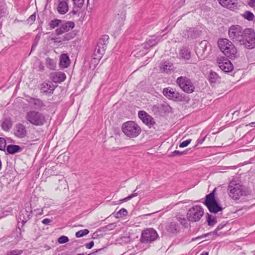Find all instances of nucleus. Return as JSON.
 <instances>
[{
    "label": "nucleus",
    "instance_id": "nucleus-5",
    "mask_svg": "<svg viewBox=\"0 0 255 255\" xmlns=\"http://www.w3.org/2000/svg\"><path fill=\"white\" fill-rule=\"evenodd\" d=\"M216 189L210 194L207 195L205 197L204 204L206 206L210 212L216 214L222 211L223 208L215 199V193Z\"/></svg>",
    "mask_w": 255,
    "mask_h": 255
},
{
    "label": "nucleus",
    "instance_id": "nucleus-55",
    "mask_svg": "<svg viewBox=\"0 0 255 255\" xmlns=\"http://www.w3.org/2000/svg\"><path fill=\"white\" fill-rule=\"evenodd\" d=\"M73 15H76L77 13V11L75 10H72L71 12Z\"/></svg>",
    "mask_w": 255,
    "mask_h": 255
},
{
    "label": "nucleus",
    "instance_id": "nucleus-61",
    "mask_svg": "<svg viewBox=\"0 0 255 255\" xmlns=\"http://www.w3.org/2000/svg\"><path fill=\"white\" fill-rule=\"evenodd\" d=\"M94 254V253H89V254H87L86 255H93Z\"/></svg>",
    "mask_w": 255,
    "mask_h": 255
},
{
    "label": "nucleus",
    "instance_id": "nucleus-48",
    "mask_svg": "<svg viewBox=\"0 0 255 255\" xmlns=\"http://www.w3.org/2000/svg\"><path fill=\"white\" fill-rule=\"evenodd\" d=\"M94 245V242L93 241H91L89 243L86 244L85 245V247H86V249H89L92 248L93 247Z\"/></svg>",
    "mask_w": 255,
    "mask_h": 255
},
{
    "label": "nucleus",
    "instance_id": "nucleus-43",
    "mask_svg": "<svg viewBox=\"0 0 255 255\" xmlns=\"http://www.w3.org/2000/svg\"><path fill=\"white\" fill-rule=\"evenodd\" d=\"M5 14V7L3 2L0 1V17Z\"/></svg>",
    "mask_w": 255,
    "mask_h": 255
},
{
    "label": "nucleus",
    "instance_id": "nucleus-23",
    "mask_svg": "<svg viewBox=\"0 0 255 255\" xmlns=\"http://www.w3.org/2000/svg\"><path fill=\"white\" fill-rule=\"evenodd\" d=\"M159 40L157 39V37L153 35L149 38L144 44V47L146 48L153 47L156 45Z\"/></svg>",
    "mask_w": 255,
    "mask_h": 255
},
{
    "label": "nucleus",
    "instance_id": "nucleus-11",
    "mask_svg": "<svg viewBox=\"0 0 255 255\" xmlns=\"http://www.w3.org/2000/svg\"><path fill=\"white\" fill-rule=\"evenodd\" d=\"M75 26V24L72 21H67L61 23L59 25V27L55 30V33L57 35H62V34L68 32L72 29Z\"/></svg>",
    "mask_w": 255,
    "mask_h": 255
},
{
    "label": "nucleus",
    "instance_id": "nucleus-53",
    "mask_svg": "<svg viewBox=\"0 0 255 255\" xmlns=\"http://www.w3.org/2000/svg\"><path fill=\"white\" fill-rule=\"evenodd\" d=\"M59 181L60 182H61L62 184H63L64 186L67 185V183H66V181L65 180H64V179L59 180Z\"/></svg>",
    "mask_w": 255,
    "mask_h": 255
},
{
    "label": "nucleus",
    "instance_id": "nucleus-57",
    "mask_svg": "<svg viewBox=\"0 0 255 255\" xmlns=\"http://www.w3.org/2000/svg\"><path fill=\"white\" fill-rule=\"evenodd\" d=\"M250 125L252 127H255V123H251L250 124Z\"/></svg>",
    "mask_w": 255,
    "mask_h": 255
},
{
    "label": "nucleus",
    "instance_id": "nucleus-51",
    "mask_svg": "<svg viewBox=\"0 0 255 255\" xmlns=\"http://www.w3.org/2000/svg\"><path fill=\"white\" fill-rule=\"evenodd\" d=\"M248 4L251 7H253L255 5V0H250L248 2Z\"/></svg>",
    "mask_w": 255,
    "mask_h": 255
},
{
    "label": "nucleus",
    "instance_id": "nucleus-52",
    "mask_svg": "<svg viewBox=\"0 0 255 255\" xmlns=\"http://www.w3.org/2000/svg\"><path fill=\"white\" fill-rule=\"evenodd\" d=\"M173 154L174 155H181L182 153H181V152H180L178 150H175L173 152Z\"/></svg>",
    "mask_w": 255,
    "mask_h": 255
},
{
    "label": "nucleus",
    "instance_id": "nucleus-4",
    "mask_svg": "<svg viewBox=\"0 0 255 255\" xmlns=\"http://www.w3.org/2000/svg\"><path fill=\"white\" fill-rule=\"evenodd\" d=\"M122 130L129 138L136 137L141 131L140 127L135 122L131 121L124 123L122 125Z\"/></svg>",
    "mask_w": 255,
    "mask_h": 255
},
{
    "label": "nucleus",
    "instance_id": "nucleus-45",
    "mask_svg": "<svg viewBox=\"0 0 255 255\" xmlns=\"http://www.w3.org/2000/svg\"><path fill=\"white\" fill-rule=\"evenodd\" d=\"M108 39L109 36L108 35H104L103 37L101 39H100V41L99 42L102 43V42L103 41V44L106 46L107 44V42H108Z\"/></svg>",
    "mask_w": 255,
    "mask_h": 255
},
{
    "label": "nucleus",
    "instance_id": "nucleus-42",
    "mask_svg": "<svg viewBox=\"0 0 255 255\" xmlns=\"http://www.w3.org/2000/svg\"><path fill=\"white\" fill-rule=\"evenodd\" d=\"M6 145V141L3 138L0 137V150L4 149Z\"/></svg>",
    "mask_w": 255,
    "mask_h": 255
},
{
    "label": "nucleus",
    "instance_id": "nucleus-14",
    "mask_svg": "<svg viewBox=\"0 0 255 255\" xmlns=\"http://www.w3.org/2000/svg\"><path fill=\"white\" fill-rule=\"evenodd\" d=\"M138 117L140 119L149 127L152 126L155 124V122L153 118L147 114L145 112L140 111L138 112Z\"/></svg>",
    "mask_w": 255,
    "mask_h": 255
},
{
    "label": "nucleus",
    "instance_id": "nucleus-28",
    "mask_svg": "<svg viewBox=\"0 0 255 255\" xmlns=\"http://www.w3.org/2000/svg\"><path fill=\"white\" fill-rule=\"evenodd\" d=\"M176 219L180 222V224L183 226H185L187 224L188 221L187 218L186 219L185 216L180 213H178L175 216Z\"/></svg>",
    "mask_w": 255,
    "mask_h": 255
},
{
    "label": "nucleus",
    "instance_id": "nucleus-26",
    "mask_svg": "<svg viewBox=\"0 0 255 255\" xmlns=\"http://www.w3.org/2000/svg\"><path fill=\"white\" fill-rule=\"evenodd\" d=\"M21 148L17 145L10 144L6 147L7 151L10 154H14L21 151Z\"/></svg>",
    "mask_w": 255,
    "mask_h": 255
},
{
    "label": "nucleus",
    "instance_id": "nucleus-20",
    "mask_svg": "<svg viewBox=\"0 0 255 255\" xmlns=\"http://www.w3.org/2000/svg\"><path fill=\"white\" fill-rule=\"evenodd\" d=\"M106 46L103 44V43L99 42L95 50V55L97 56L98 59H101L104 54Z\"/></svg>",
    "mask_w": 255,
    "mask_h": 255
},
{
    "label": "nucleus",
    "instance_id": "nucleus-8",
    "mask_svg": "<svg viewBox=\"0 0 255 255\" xmlns=\"http://www.w3.org/2000/svg\"><path fill=\"white\" fill-rule=\"evenodd\" d=\"M176 82L184 92L187 93H192L194 92L195 87L189 78L185 76H180L177 79Z\"/></svg>",
    "mask_w": 255,
    "mask_h": 255
},
{
    "label": "nucleus",
    "instance_id": "nucleus-63",
    "mask_svg": "<svg viewBox=\"0 0 255 255\" xmlns=\"http://www.w3.org/2000/svg\"><path fill=\"white\" fill-rule=\"evenodd\" d=\"M117 18H116L115 19H114V22H116L117 21Z\"/></svg>",
    "mask_w": 255,
    "mask_h": 255
},
{
    "label": "nucleus",
    "instance_id": "nucleus-25",
    "mask_svg": "<svg viewBox=\"0 0 255 255\" xmlns=\"http://www.w3.org/2000/svg\"><path fill=\"white\" fill-rule=\"evenodd\" d=\"M75 36V34L73 32H69L65 34L62 40L59 39V38H53L55 42H61L62 41H69L73 39Z\"/></svg>",
    "mask_w": 255,
    "mask_h": 255
},
{
    "label": "nucleus",
    "instance_id": "nucleus-49",
    "mask_svg": "<svg viewBox=\"0 0 255 255\" xmlns=\"http://www.w3.org/2000/svg\"><path fill=\"white\" fill-rule=\"evenodd\" d=\"M36 18V15L35 13H34L30 15L28 18V20L31 22L34 21L35 20Z\"/></svg>",
    "mask_w": 255,
    "mask_h": 255
},
{
    "label": "nucleus",
    "instance_id": "nucleus-2",
    "mask_svg": "<svg viewBox=\"0 0 255 255\" xmlns=\"http://www.w3.org/2000/svg\"><path fill=\"white\" fill-rule=\"evenodd\" d=\"M227 192L229 197L234 200H238L243 196H247L251 192L248 187L234 179L230 182Z\"/></svg>",
    "mask_w": 255,
    "mask_h": 255
},
{
    "label": "nucleus",
    "instance_id": "nucleus-19",
    "mask_svg": "<svg viewBox=\"0 0 255 255\" xmlns=\"http://www.w3.org/2000/svg\"><path fill=\"white\" fill-rule=\"evenodd\" d=\"M30 213L26 210L21 211L19 214V216L18 218V222H21L22 225H24L28 220L30 219Z\"/></svg>",
    "mask_w": 255,
    "mask_h": 255
},
{
    "label": "nucleus",
    "instance_id": "nucleus-58",
    "mask_svg": "<svg viewBox=\"0 0 255 255\" xmlns=\"http://www.w3.org/2000/svg\"><path fill=\"white\" fill-rule=\"evenodd\" d=\"M187 151H184L183 152H181L182 153V155H183V154H186L187 153Z\"/></svg>",
    "mask_w": 255,
    "mask_h": 255
},
{
    "label": "nucleus",
    "instance_id": "nucleus-46",
    "mask_svg": "<svg viewBox=\"0 0 255 255\" xmlns=\"http://www.w3.org/2000/svg\"><path fill=\"white\" fill-rule=\"evenodd\" d=\"M22 254V250H13L10 252L9 255H20Z\"/></svg>",
    "mask_w": 255,
    "mask_h": 255
},
{
    "label": "nucleus",
    "instance_id": "nucleus-24",
    "mask_svg": "<svg viewBox=\"0 0 255 255\" xmlns=\"http://www.w3.org/2000/svg\"><path fill=\"white\" fill-rule=\"evenodd\" d=\"M173 66L171 63L165 62L161 64L160 66V70L167 73L170 72L173 70Z\"/></svg>",
    "mask_w": 255,
    "mask_h": 255
},
{
    "label": "nucleus",
    "instance_id": "nucleus-15",
    "mask_svg": "<svg viewBox=\"0 0 255 255\" xmlns=\"http://www.w3.org/2000/svg\"><path fill=\"white\" fill-rule=\"evenodd\" d=\"M69 0H58L57 2V10L60 14H64L68 11Z\"/></svg>",
    "mask_w": 255,
    "mask_h": 255
},
{
    "label": "nucleus",
    "instance_id": "nucleus-60",
    "mask_svg": "<svg viewBox=\"0 0 255 255\" xmlns=\"http://www.w3.org/2000/svg\"><path fill=\"white\" fill-rule=\"evenodd\" d=\"M35 47V46H33H33H32V48H31V50H32L34 49Z\"/></svg>",
    "mask_w": 255,
    "mask_h": 255
},
{
    "label": "nucleus",
    "instance_id": "nucleus-29",
    "mask_svg": "<svg viewBox=\"0 0 255 255\" xmlns=\"http://www.w3.org/2000/svg\"><path fill=\"white\" fill-rule=\"evenodd\" d=\"M2 128L5 131H8L12 127V123L10 119H5L2 123Z\"/></svg>",
    "mask_w": 255,
    "mask_h": 255
},
{
    "label": "nucleus",
    "instance_id": "nucleus-56",
    "mask_svg": "<svg viewBox=\"0 0 255 255\" xmlns=\"http://www.w3.org/2000/svg\"><path fill=\"white\" fill-rule=\"evenodd\" d=\"M208 252H204L200 254V255H208Z\"/></svg>",
    "mask_w": 255,
    "mask_h": 255
},
{
    "label": "nucleus",
    "instance_id": "nucleus-9",
    "mask_svg": "<svg viewBox=\"0 0 255 255\" xmlns=\"http://www.w3.org/2000/svg\"><path fill=\"white\" fill-rule=\"evenodd\" d=\"M158 237L156 231L152 229L149 228L142 232L141 238V244L142 243H150L156 240Z\"/></svg>",
    "mask_w": 255,
    "mask_h": 255
},
{
    "label": "nucleus",
    "instance_id": "nucleus-54",
    "mask_svg": "<svg viewBox=\"0 0 255 255\" xmlns=\"http://www.w3.org/2000/svg\"><path fill=\"white\" fill-rule=\"evenodd\" d=\"M105 250L104 249H100L99 250H97L96 252H100V254H103V252H104Z\"/></svg>",
    "mask_w": 255,
    "mask_h": 255
},
{
    "label": "nucleus",
    "instance_id": "nucleus-21",
    "mask_svg": "<svg viewBox=\"0 0 255 255\" xmlns=\"http://www.w3.org/2000/svg\"><path fill=\"white\" fill-rule=\"evenodd\" d=\"M55 89V87L52 82L43 83L42 84L41 90L46 93H52Z\"/></svg>",
    "mask_w": 255,
    "mask_h": 255
},
{
    "label": "nucleus",
    "instance_id": "nucleus-44",
    "mask_svg": "<svg viewBox=\"0 0 255 255\" xmlns=\"http://www.w3.org/2000/svg\"><path fill=\"white\" fill-rule=\"evenodd\" d=\"M191 139H190L184 140L180 144L179 147H186L191 142Z\"/></svg>",
    "mask_w": 255,
    "mask_h": 255
},
{
    "label": "nucleus",
    "instance_id": "nucleus-6",
    "mask_svg": "<svg viewBox=\"0 0 255 255\" xmlns=\"http://www.w3.org/2000/svg\"><path fill=\"white\" fill-rule=\"evenodd\" d=\"M25 119L28 122L36 126H42L45 122L44 116L42 113L35 111L27 112Z\"/></svg>",
    "mask_w": 255,
    "mask_h": 255
},
{
    "label": "nucleus",
    "instance_id": "nucleus-59",
    "mask_svg": "<svg viewBox=\"0 0 255 255\" xmlns=\"http://www.w3.org/2000/svg\"><path fill=\"white\" fill-rule=\"evenodd\" d=\"M123 21V19H122V20L121 21L120 26H121V25H122Z\"/></svg>",
    "mask_w": 255,
    "mask_h": 255
},
{
    "label": "nucleus",
    "instance_id": "nucleus-50",
    "mask_svg": "<svg viewBox=\"0 0 255 255\" xmlns=\"http://www.w3.org/2000/svg\"><path fill=\"white\" fill-rule=\"evenodd\" d=\"M51 220L48 219V218H46V219H44L42 221V223L44 224V225H48L49 224L50 222H51Z\"/></svg>",
    "mask_w": 255,
    "mask_h": 255
},
{
    "label": "nucleus",
    "instance_id": "nucleus-12",
    "mask_svg": "<svg viewBox=\"0 0 255 255\" xmlns=\"http://www.w3.org/2000/svg\"><path fill=\"white\" fill-rule=\"evenodd\" d=\"M162 93L166 97L173 100H179L182 98L179 93L170 87L163 89Z\"/></svg>",
    "mask_w": 255,
    "mask_h": 255
},
{
    "label": "nucleus",
    "instance_id": "nucleus-3",
    "mask_svg": "<svg viewBox=\"0 0 255 255\" xmlns=\"http://www.w3.org/2000/svg\"><path fill=\"white\" fill-rule=\"evenodd\" d=\"M218 46L221 51L227 57L234 59L239 56L237 49L233 42L228 39H220L218 41Z\"/></svg>",
    "mask_w": 255,
    "mask_h": 255
},
{
    "label": "nucleus",
    "instance_id": "nucleus-31",
    "mask_svg": "<svg viewBox=\"0 0 255 255\" xmlns=\"http://www.w3.org/2000/svg\"><path fill=\"white\" fill-rule=\"evenodd\" d=\"M62 22L61 20L55 18L50 21L49 25L51 29H54L56 27L59 26Z\"/></svg>",
    "mask_w": 255,
    "mask_h": 255
},
{
    "label": "nucleus",
    "instance_id": "nucleus-13",
    "mask_svg": "<svg viewBox=\"0 0 255 255\" xmlns=\"http://www.w3.org/2000/svg\"><path fill=\"white\" fill-rule=\"evenodd\" d=\"M165 229L169 234L172 235L178 234L180 230L179 225L173 220L166 223Z\"/></svg>",
    "mask_w": 255,
    "mask_h": 255
},
{
    "label": "nucleus",
    "instance_id": "nucleus-27",
    "mask_svg": "<svg viewBox=\"0 0 255 255\" xmlns=\"http://www.w3.org/2000/svg\"><path fill=\"white\" fill-rule=\"evenodd\" d=\"M220 80V76L216 72L211 71L209 76V80L212 83H216Z\"/></svg>",
    "mask_w": 255,
    "mask_h": 255
},
{
    "label": "nucleus",
    "instance_id": "nucleus-30",
    "mask_svg": "<svg viewBox=\"0 0 255 255\" xmlns=\"http://www.w3.org/2000/svg\"><path fill=\"white\" fill-rule=\"evenodd\" d=\"M207 222L210 226H214L217 222L216 217L209 214L207 215Z\"/></svg>",
    "mask_w": 255,
    "mask_h": 255
},
{
    "label": "nucleus",
    "instance_id": "nucleus-10",
    "mask_svg": "<svg viewBox=\"0 0 255 255\" xmlns=\"http://www.w3.org/2000/svg\"><path fill=\"white\" fill-rule=\"evenodd\" d=\"M217 63L219 68L225 73H229L233 70V65L227 58L221 57L217 59Z\"/></svg>",
    "mask_w": 255,
    "mask_h": 255
},
{
    "label": "nucleus",
    "instance_id": "nucleus-62",
    "mask_svg": "<svg viewBox=\"0 0 255 255\" xmlns=\"http://www.w3.org/2000/svg\"><path fill=\"white\" fill-rule=\"evenodd\" d=\"M77 255H85L84 253L78 254Z\"/></svg>",
    "mask_w": 255,
    "mask_h": 255
},
{
    "label": "nucleus",
    "instance_id": "nucleus-22",
    "mask_svg": "<svg viewBox=\"0 0 255 255\" xmlns=\"http://www.w3.org/2000/svg\"><path fill=\"white\" fill-rule=\"evenodd\" d=\"M70 63L69 56L67 54H62L60 56V66L63 68L68 67Z\"/></svg>",
    "mask_w": 255,
    "mask_h": 255
},
{
    "label": "nucleus",
    "instance_id": "nucleus-37",
    "mask_svg": "<svg viewBox=\"0 0 255 255\" xmlns=\"http://www.w3.org/2000/svg\"><path fill=\"white\" fill-rule=\"evenodd\" d=\"M89 233V231L87 229L81 230L76 233V237L77 238H80L87 235Z\"/></svg>",
    "mask_w": 255,
    "mask_h": 255
},
{
    "label": "nucleus",
    "instance_id": "nucleus-33",
    "mask_svg": "<svg viewBox=\"0 0 255 255\" xmlns=\"http://www.w3.org/2000/svg\"><path fill=\"white\" fill-rule=\"evenodd\" d=\"M46 66L51 70H54L56 67V62L54 60L47 58L46 60Z\"/></svg>",
    "mask_w": 255,
    "mask_h": 255
},
{
    "label": "nucleus",
    "instance_id": "nucleus-16",
    "mask_svg": "<svg viewBox=\"0 0 255 255\" xmlns=\"http://www.w3.org/2000/svg\"><path fill=\"white\" fill-rule=\"evenodd\" d=\"M26 130L25 127L21 124L16 125L14 128V134L18 138H23L26 135Z\"/></svg>",
    "mask_w": 255,
    "mask_h": 255
},
{
    "label": "nucleus",
    "instance_id": "nucleus-36",
    "mask_svg": "<svg viewBox=\"0 0 255 255\" xmlns=\"http://www.w3.org/2000/svg\"><path fill=\"white\" fill-rule=\"evenodd\" d=\"M29 102L38 108H40L43 106V103L42 101L38 99L31 98L30 99Z\"/></svg>",
    "mask_w": 255,
    "mask_h": 255
},
{
    "label": "nucleus",
    "instance_id": "nucleus-18",
    "mask_svg": "<svg viewBox=\"0 0 255 255\" xmlns=\"http://www.w3.org/2000/svg\"><path fill=\"white\" fill-rule=\"evenodd\" d=\"M218 1L223 6L230 9H235L237 6L235 0H218Z\"/></svg>",
    "mask_w": 255,
    "mask_h": 255
},
{
    "label": "nucleus",
    "instance_id": "nucleus-39",
    "mask_svg": "<svg viewBox=\"0 0 255 255\" xmlns=\"http://www.w3.org/2000/svg\"><path fill=\"white\" fill-rule=\"evenodd\" d=\"M116 227L115 223H111L103 228V231H111L114 229Z\"/></svg>",
    "mask_w": 255,
    "mask_h": 255
},
{
    "label": "nucleus",
    "instance_id": "nucleus-7",
    "mask_svg": "<svg viewBox=\"0 0 255 255\" xmlns=\"http://www.w3.org/2000/svg\"><path fill=\"white\" fill-rule=\"evenodd\" d=\"M204 214V209L200 205H195L190 208L187 213V218L191 222H197L200 220Z\"/></svg>",
    "mask_w": 255,
    "mask_h": 255
},
{
    "label": "nucleus",
    "instance_id": "nucleus-32",
    "mask_svg": "<svg viewBox=\"0 0 255 255\" xmlns=\"http://www.w3.org/2000/svg\"><path fill=\"white\" fill-rule=\"evenodd\" d=\"M180 55L185 59H189L190 58V52L185 48H182L180 52Z\"/></svg>",
    "mask_w": 255,
    "mask_h": 255
},
{
    "label": "nucleus",
    "instance_id": "nucleus-64",
    "mask_svg": "<svg viewBox=\"0 0 255 255\" xmlns=\"http://www.w3.org/2000/svg\"><path fill=\"white\" fill-rule=\"evenodd\" d=\"M198 143H202V142H201V140H199V141H198Z\"/></svg>",
    "mask_w": 255,
    "mask_h": 255
},
{
    "label": "nucleus",
    "instance_id": "nucleus-1",
    "mask_svg": "<svg viewBox=\"0 0 255 255\" xmlns=\"http://www.w3.org/2000/svg\"><path fill=\"white\" fill-rule=\"evenodd\" d=\"M228 36L233 42L246 48L255 47V31L253 28H243L239 25H232L228 29Z\"/></svg>",
    "mask_w": 255,
    "mask_h": 255
},
{
    "label": "nucleus",
    "instance_id": "nucleus-40",
    "mask_svg": "<svg viewBox=\"0 0 255 255\" xmlns=\"http://www.w3.org/2000/svg\"><path fill=\"white\" fill-rule=\"evenodd\" d=\"M69 241V239L67 237L62 236L58 239V242L60 244H64Z\"/></svg>",
    "mask_w": 255,
    "mask_h": 255
},
{
    "label": "nucleus",
    "instance_id": "nucleus-38",
    "mask_svg": "<svg viewBox=\"0 0 255 255\" xmlns=\"http://www.w3.org/2000/svg\"><path fill=\"white\" fill-rule=\"evenodd\" d=\"M135 191H136V190H134V193L133 194H131L129 195V196H128V197L120 200L121 202L123 203L125 202H127L128 200H130L132 198L137 196L138 195V193L135 192Z\"/></svg>",
    "mask_w": 255,
    "mask_h": 255
},
{
    "label": "nucleus",
    "instance_id": "nucleus-47",
    "mask_svg": "<svg viewBox=\"0 0 255 255\" xmlns=\"http://www.w3.org/2000/svg\"><path fill=\"white\" fill-rule=\"evenodd\" d=\"M225 225H226L225 224H221L219 225L218 226V227H217V228L215 229V230L214 231V234H217V232L220 231V230L222 229Z\"/></svg>",
    "mask_w": 255,
    "mask_h": 255
},
{
    "label": "nucleus",
    "instance_id": "nucleus-41",
    "mask_svg": "<svg viewBox=\"0 0 255 255\" xmlns=\"http://www.w3.org/2000/svg\"><path fill=\"white\" fill-rule=\"evenodd\" d=\"M74 3L78 7H82L84 4V0H72Z\"/></svg>",
    "mask_w": 255,
    "mask_h": 255
},
{
    "label": "nucleus",
    "instance_id": "nucleus-35",
    "mask_svg": "<svg viewBox=\"0 0 255 255\" xmlns=\"http://www.w3.org/2000/svg\"><path fill=\"white\" fill-rule=\"evenodd\" d=\"M128 214V211L125 208H122L117 213H114V217L116 218H119L123 216H126Z\"/></svg>",
    "mask_w": 255,
    "mask_h": 255
},
{
    "label": "nucleus",
    "instance_id": "nucleus-34",
    "mask_svg": "<svg viewBox=\"0 0 255 255\" xmlns=\"http://www.w3.org/2000/svg\"><path fill=\"white\" fill-rule=\"evenodd\" d=\"M243 16L249 21H252L254 20L255 16L253 13L250 11H246L243 14Z\"/></svg>",
    "mask_w": 255,
    "mask_h": 255
},
{
    "label": "nucleus",
    "instance_id": "nucleus-17",
    "mask_svg": "<svg viewBox=\"0 0 255 255\" xmlns=\"http://www.w3.org/2000/svg\"><path fill=\"white\" fill-rule=\"evenodd\" d=\"M66 78V75L62 72H55L50 74V78L55 83L62 82Z\"/></svg>",
    "mask_w": 255,
    "mask_h": 255
}]
</instances>
